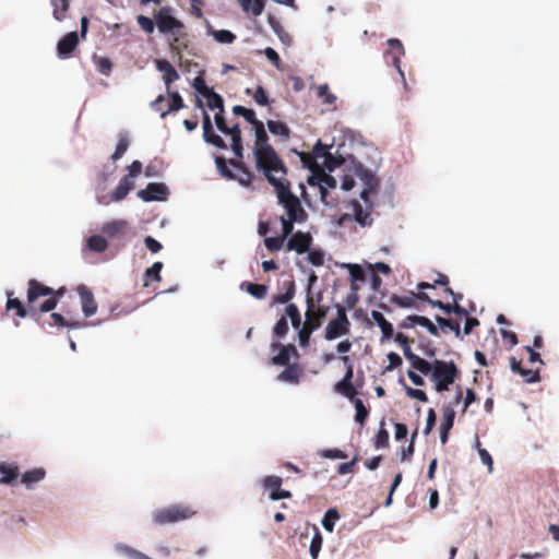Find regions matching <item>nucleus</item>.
Listing matches in <instances>:
<instances>
[{
  "label": "nucleus",
  "mask_w": 559,
  "mask_h": 559,
  "mask_svg": "<svg viewBox=\"0 0 559 559\" xmlns=\"http://www.w3.org/2000/svg\"><path fill=\"white\" fill-rule=\"evenodd\" d=\"M252 126L255 132L253 154L257 169L262 171L265 177L272 174L286 175L287 167L274 147L269 144V136L264 123L259 120Z\"/></svg>",
  "instance_id": "1"
},
{
  "label": "nucleus",
  "mask_w": 559,
  "mask_h": 559,
  "mask_svg": "<svg viewBox=\"0 0 559 559\" xmlns=\"http://www.w3.org/2000/svg\"><path fill=\"white\" fill-rule=\"evenodd\" d=\"M286 175L272 174L265 177L271 186L274 187L278 203L284 206L287 217L302 223L307 219V212L304 210L300 200L292 192L290 183L285 179Z\"/></svg>",
  "instance_id": "2"
},
{
  "label": "nucleus",
  "mask_w": 559,
  "mask_h": 559,
  "mask_svg": "<svg viewBox=\"0 0 559 559\" xmlns=\"http://www.w3.org/2000/svg\"><path fill=\"white\" fill-rule=\"evenodd\" d=\"M66 293V286L53 289L35 278H31L27 282V300L29 304L38 301L41 297H47L46 300L39 305V310H41L43 313L52 311Z\"/></svg>",
  "instance_id": "3"
},
{
  "label": "nucleus",
  "mask_w": 559,
  "mask_h": 559,
  "mask_svg": "<svg viewBox=\"0 0 559 559\" xmlns=\"http://www.w3.org/2000/svg\"><path fill=\"white\" fill-rule=\"evenodd\" d=\"M429 372L431 380L435 382V388L438 392L448 391L449 386L454 383L459 376V369L453 361H444L435 359Z\"/></svg>",
  "instance_id": "4"
},
{
  "label": "nucleus",
  "mask_w": 559,
  "mask_h": 559,
  "mask_svg": "<svg viewBox=\"0 0 559 559\" xmlns=\"http://www.w3.org/2000/svg\"><path fill=\"white\" fill-rule=\"evenodd\" d=\"M100 231L117 248L124 247L126 241L133 236L130 223L122 218L106 222Z\"/></svg>",
  "instance_id": "5"
},
{
  "label": "nucleus",
  "mask_w": 559,
  "mask_h": 559,
  "mask_svg": "<svg viewBox=\"0 0 559 559\" xmlns=\"http://www.w3.org/2000/svg\"><path fill=\"white\" fill-rule=\"evenodd\" d=\"M194 514L195 511L188 506L174 504L156 510L153 513V521L157 525H166L187 520Z\"/></svg>",
  "instance_id": "6"
},
{
  "label": "nucleus",
  "mask_w": 559,
  "mask_h": 559,
  "mask_svg": "<svg viewBox=\"0 0 559 559\" xmlns=\"http://www.w3.org/2000/svg\"><path fill=\"white\" fill-rule=\"evenodd\" d=\"M88 31V19L82 16L80 35L76 32L66 34L57 44V53L61 59H68L76 49L80 38L85 39Z\"/></svg>",
  "instance_id": "7"
},
{
  "label": "nucleus",
  "mask_w": 559,
  "mask_h": 559,
  "mask_svg": "<svg viewBox=\"0 0 559 559\" xmlns=\"http://www.w3.org/2000/svg\"><path fill=\"white\" fill-rule=\"evenodd\" d=\"M350 322L347 318L346 310L343 306L336 305V318L332 319L324 332L328 341L338 338L349 333Z\"/></svg>",
  "instance_id": "8"
},
{
  "label": "nucleus",
  "mask_w": 559,
  "mask_h": 559,
  "mask_svg": "<svg viewBox=\"0 0 559 559\" xmlns=\"http://www.w3.org/2000/svg\"><path fill=\"white\" fill-rule=\"evenodd\" d=\"M7 296H8V300L5 304L7 311L14 310L15 314L19 318L31 317L34 320L38 321V319L43 312H41V310H39V305H37V301L29 304V301L26 299V305H24L19 298L13 297V292H8Z\"/></svg>",
  "instance_id": "9"
},
{
  "label": "nucleus",
  "mask_w": 559,
  "mask_h": 559,
  "mask_svg": "<svg viewBox=\"0 0 559 559\" xmlns=\"http://www.w3.org/2000/svg\"><path fill=\"white\" fill-rule=\"evenodd\" d=\"M282 234L277 237H267L264 239V246L270 252H277L283 249L285 241L294 234V223L290 217L281 216Z\"/></svg>",
  "instance_id": "10"
},
{
  "label": "nucleus",
  "mask_w": 559,
  "mask_h": 559,
  "mask_svg": "<svg viewBox=\"0 0 559 559\" xmlns=\"http://www.w3.org/2000/svg\"><path fill=\"white\" fill-rule=\"evenodd\" d=\"M154 21L162 34L177 35L183 24L169 13V9L163 8L154 14Z\"/></svg>",
  "instance_id": "11"
},
{
  "label": "nucleus",
  "mask_w": 559,
  "mask_h": 559,
  "mask_svg": "<svg viewBox=\"0 0 559 559\" xmlns=\"http://www.w3.org/2000/svg\"><path fill=\"white\" fill-rule=\"evenodd\" d=\"M307 310L305 313L306 321L309 322L316 329H319L322 325V322L326 318L329 312L328 306H314V299L311 294H307L306 297Z\"/></svg>",
  "instance_id": "12"
},
{
  "label": "nucleus",
  "mask_w": 559,
  "mask_h": 559,
  "mask_svg": "<svg viewBox=\"0 0 559 559\" xmlns=\"http://www.w3.org/2000/svg\"><path fill=\"white\" fill-rule=\"evenodd\" d=\"M262 487L265 491L270 492V499L273 501L281 499H289L292 498V492L285 489H282L283 479L276 475L265 476L261 480Z\"/></svg>",
  "instance_id": "13"
},
{
  "label": "nucleus",
  "mask_w": 559,
  "mask_h": 559,
  "mask_svg": "<svg viewBox=\"0 0 559 559\" xmlns=\"http://www.w3.org/2000/svg\"><path fill=\"white\" fill-rule=\"evenodd\" d=\"M271 349L272 352L278 350V354L270 359V362L275 366L288 365L292 356L299 358L298 350L294 344L283 345L280 342H273Z\"/></svg>",
  "instance_id": "14"
},
{
  "label": "nucleus",
  "mask_w": 559,
  "mask_h": 559,
  "mask_svg": "<svg viewBox=\"0 0 559 559\" xmlns=\"http://www.w3.org/2000/svg\"><path fill=\"white\" fill-rule=\"evenodd\" d=\"M312 240L310 233L298 230L287 239L286 250L304 254L310 250Z\"/></svg>",
  "instance_id": "15"
},
{
  "label": "nucleus",
  "mask_w": 559,
  "mask_h": 559,
  "mask_svg": "<svg viewBox=\"0 0 559 559\" xmlns=\"http://www.w3.org/2000/svg\"><path fill=\"white\" fill-rule=\"evenodd\" d=\"M168 194L167 187L159 182H150L145 189L138 192V197L145 202L163 201Z\"/></svg>",
  "instance_id": "16"
},
{
  "label": "nucleus",
  "mask_w": 559,
  "mask_h": 559,
  "mask_svg": "<svg viewBox=\"0 0 559 559\" xmlns=\"http://www.w3.org/2000/svg\"><path fill=\"white\" fill-rule=\"evenodd\" d=\"M78 294L81 298L82 311L86 318L92 317L97 311V302L95 301L92 290L85 285H79Z\"/></svg>",
  "instance_id": "17"
},
{
  "label": "nucleus",
  "mask_w": 559,
  "mask_h": 559,
  "mask_svg": "<svg viewBox=\"0 0 559 559\" xmlns=\"http://www.w3.org/2000/svg\"><path fill=\"white\" fill-rule=\"evenodd\" d=\"M203 138L206 143H210L217 148H227L226 142L214 132L211 118L205 111L203 112Z\"/></svg>",
  "instance_id": "18"
},
{
  "label": "nucleus",
  "mask_w": 559,
  "mask_h": 559,
  "mask_svg": "<svg viewBox=\"0 0 559 559\" xmlns=\"http://www.w3.org/2000/svg\"><path fill=\"white\" fill-rule=\"evenodd\" d=\"M403 354L407 360L411 361L412 368L419 371L420 373L428 376L431 371V365L429 361L420 358L418 355L414 354L411 349L409 343L405 346H402Z\"/></svg>",
  "instance_id": "19"
},
{
  "label": "nucleus",
  "mask_w": 559,
  "mask_h": 559,
  "mask_svg": "<svg viewBox=\"0 0 559 559\" xmlns=\"http://www.w3.org/2000/svg\"><path fill=\"white\" fill-rule=\"evenodd\" d=\"M156 68L159 72L163 73V80L167 87V91L170 90V85L179 79V73L173 67V64L166 59H157L155 60Z\"/></svg>",
  "instance_id": "20"
},
{
  "label": "nucleus",
  "mask_w": 559,
  "mask_h": 559,
  "mask_svg": "<svg viewBox=\"0 0 559 559\" xmlns=\"http://www.w3.org/2000/svg\"><path fill=\"white\" fill-rule=\"evenodd\" d=\"M229 164L238 171L235 180L243 187H250L254 178L252 171L238 159H230Z\"/></svg>",
  "instance_id": "21"
},
{
  "label": "nucleus",
  "mask_w": 559,
  "mask_h": 559,
  "mask_svg": "<svg viewBox=\"0 0 559 559\" xmlns=\"http://www.w3.org/2000/svg\"><path fill=\"white\" fill-rule=\"evenodd\" d=\"M302 376V368L298 364H288L286 368L277 376V379L283 382L298 383Z\"/></svg>",
  "instance_id": "22"
},
{
  "label": "nucleus",
  "mask_w": 559,
  "mask_h": 559,
  "mask_svg": "<svg viewBox=\"0 0 559 559\" xmlns=\"http://www.w3.org/2000/svg\"><path fill=\"white\" fill-rule=\"evenodd\" d=\"M283 287L285 288V293L273 295L271 306L276 304H288L295 297L296 286L293 280L285 281L283 283Z\"/></svg>",
  "instance_id": "23"
},
{
  "label": "nucleus",
  "mask_w": 559,
  "mask_h": 559,
  "mask_svg": "<svg viewBox=\"0 0 559 559\" xmlns=\"http://www.w3.org/2000/svg\"><path fill=\"white\" fill-rule=\"evenodd\" d=\"M133 188L134 181L131 180L129 177H122L119 181V185L115 188V190L111 193V201H122Z\"/></svg>",
  "instance_id": "24"
},
{
  "label": "nucleus",
  "mask_w": 559,
  "mask_h": 559,
  "mask_svg": "<svg viewBox=\"0 0 559 559\" xmlns=\"http://www.w3.org/2000/svg\"><path fill=\"white\" fill-rule=\"evenodd\" d=\"M372 320L378 324L382 332L381 341H388L393 337V326L392 324L384 318V316L377 310L371 311Z\"/></svg>",
  "instance_id": "25"
},
{
  "label": "nucleus",
  "mask_w": 559,
  "mask_h": 559,
  "mask_svg": "<svg viewBox=\"0 0 559 559\" xmlns=\"http://www.w3.org/2000/svg\"><path fill=\"white\" fill-rule=\"evenodd\" d=\"M0 484L11 485L19 477V467L15 465L8 464L5 462L0 463Z\"/></svg>",
  "instance_id": "26"
},
{
  "label": "nucleus",
  "mask_w": 559,
  "mask_h": 559,
  "mask_svg": "<svg viewBox=\"0 0 559 559\" xmlns=\"http://www.w3.org/2000/svg\"><path fill=\"white\" fill-rule=\"evenodd\" d=\"M355 221L362 227H369L372 225V218L369 211H365L361 204L354 200L352 201Z\"/></svg>",
  "instance_id": "27"
},
{
  "label": "nucleus",
  "mask_w": 559,
  "mask_h": 559,
  "mask_svg": "<svg viewBox=\"0 0 559 559\" xmlns=\"http://www.w3.org/2000/svg\"><path fill=\"white\" fill-rule=\"evenodd\" d=\"M207 34L213 36L214 39L221 44H233L236 40V35L227 29L216 31L212 27L209 21H206Z\"/></svg>",
  "instance_id": "28"
},
{
  "label": "nucleus",
  "mask_w": 559,
  "mask_h": 559,
  "mask_svg": "<svg viewBox=\"0 0 559 559\" xmlns=\"http://www.w3.org/2000/svg\"><path fill=\"white\" fill-rule=\"evenodd\" d=\"M241 9L246 13H252L253 16L262 14L265 8V0H238Z\"/></svg>",
  "instance_id": "29"
},
{
  "label": "nucleus",
  "mask_w": 559,
  "mask_h": 559,
  "mask_svg": "<svg viewBox=\"0 0 559 559\" xmlns=\"http://www.w3.org/2000/svg\"><path fill=\"white\" fill-rule=\"evenodd\" d=\"M388 45L395 49L397 52L396 53H392L391 57H392V63L393 66L396 68V70L399 71V73L401 74V76L403 78L404 74L401 70V56H403L405 53L404 51V47H403V44L401 43L400 39L397 38H390L388 40Z\"/></svg>",
  "instance_id": "30"
},
{
  "label": "nucleus",
  "mask_w": 559,
  "mask_h": 559,
  "mask_svg": "<svg viewBox=\"0 0 559 559\" xmlns=\"http://www.w3.org/2000/svg\"><path fill=\"white\" fill-rule=\"evenodd\" d=\"M87 247L91 251L103 253L109 247V241L105 235H93L87 239Z\"/></svg>",
  "instance_id": "31"
},
{
  "label": "nucleus",
  "mask_w": 559,
  "mask_h": 559,
  "mask_svg": "<svg viewBox=\"0 0 559 559\" xmlns=\"http://www.w3.org/2000/svg\"><path fill=\"white\" fill-rule=\"evenodd\" d=\"M267 23L271 26V28L274 31V33L278 36L280 40L284 45H290L292 37L284 29L283 25L280 21H277L274 16L269 15L267 16Z\"/></svg>",
  "instance_id": "32"
},
{
  "label": "nucleus",
  "mask_w": 559,
  "mask_h": 559,
  "mask_svg": "<svg viewBox=\"0 0 559 559\" xmlns=\"http://www.w3.org/2000/svg\"><path fill=\"white\" fill-rule=\"evenodd\" d=\"M50 319L52 321L50 325L58 328L80 329L82 326L80 321L67 319L64 316L58 312H52L50 314Z\"/></svg>",
  "instance_id": "33"
},
{
  "label": "nucleus",
  "mask_w": 559,
  "mask_h": 559,
  "mask_svg": "<svg viewBox=\"0 0 559 559\" xmlns=\"http://www.w3.org/2000/svg\"><path fill=\"white\" fill-rule=\"evenodd\" d=\"M241 289H246L251 296L257 299L265 298L267 294V286L264 284H255L250 282H243L240 285Z\"/></svg>",
  "instance_id": "34"
},
{
  "label": "nucleus",
  "mask_w": 559,
  "mask_h": 559,
  "mask_svg": "<svg viewBox=\"0 0 559 559\" xmlns=\"http://www.w3.org/2000/svg\"><path fill=\"white\" fill-rule=\"evenodd\" d=\"M46 472L44 468H34L32 471H27L22 475V483L26 485L27 488H31L33 484L38 483L45 478Z\"/></svg>",
  "instance_id": "35"
},
{
  "label": "nucleus",
  "mask_w": 559,
  "mask_h": 559,
  "mask_svg": "<svg viewBox=\"0 0 559 559\" xmlns=\"http://www.w3.org/2000/svg\"><path fill=\"white\" fill-rule=\"evenodd\" d=\"M390 301L392 304L396 305L400 308H407L408 309V308H415L416 307L415 293L414 292H409V294L405 295V296H400V295L393 294L390 297Z\"/></svg>",
  "instance_id": "36"
},
{
  "label": "nucleus",
  "mask_w": 559,
  "mask_h": 559,
  "mask_svg": "<svg viewBox=\"0 0 559 559\" xmlns=\"http://www.w3.org/2000/svg\"><path fill=\"white\" fill-rule=\"evenodd\" d=\"M266 124L272 134L280 135L284 140H288L290 130L286 123L282 121L269 120Z\"/></svg>",
  "instance_id": "37"
},
{
  "label": "nucleus",
  "mask_w": 559,
  "mask_h": 559,
  "mask_svg": "<svg viewBox=\"0 0 559 559\" xmlns=\"http://www.w3.org/2000/svg\"><path fill=\"white\" fill-rule=\"evenodd\" d=\"M163 269L162 262H154L153 265L147 269L144 273V286L147 287L152 281L159 282L162 280L160 277V271Z\"/></svg>",
  "instance_id": "38"
},
{
  "label": "nucleus",
  "mask_w": 559,
  "mask_h": 559,
  "mask_svg": "<svg viewBox=\"0 0 559 559\" xmlns=\"http://www.w3.org/2000/svg\"><path fill=\"white\" fill-rule=\"evenodd\" d=\"M285 313L290 319L294 329L299 330L302 326L300 311L295 304H288Z\"/></svg>",
  "instance_id": "39"
},
{
  "label": "nucleus",
  "mask_w": 559,
  "mask_h": 559,
  "mask_svg": "<svg viewBox=\"0 0 559 559\" xmlns=\"http://www.w3.org/2000/svg\"><path fill=\"white\" fill-rule=\"evenodd\" d=\"M436 321L442 330L449 329L450 331L454 332L456 337L462 338L461 326L457 321H454L452 319H445L440 316L436 317Z\"/></svg>",
  "instance_id": "40"
},
{
  "label": "nucleus",
  "mask_w": 559,
  "mask_h": 559,
  "mask_svg": "<svg viewBox=\"0 0 559 559\" xmlns=\"http://www.w3.org/2000/svg\"><path fill=\"white\" fill-rule=\"evenodd\" d=\"M167 92L170 97V104L168 106V109L166 111L162 112V118H165L167 116V114H169L171 111H177V110L183 108V106H185L183 99L179 95L178 92H170V90Z\"/></svg>",
  "instance_id": "41"
},
{
  "label": "nucleus",
  "mask_w": 559,
  "mask_h": 559,
  "mask_svg": "<svg viewBox=\"0 0 559 559\" xmlns=\"http://www.w3.org/2000/svg\"><path fill=\"white\" fill-rule=\"evenodd\" d=\"M53 7V17L57 21H62L66 17V13L69 10V0H51Z\"/></svg>",
  "instance_id": "42"
},
{
  "label": "nucleus",
  "mask_w": 559,
  "mask_h": 559,
  "mask_svg": "<svg viewBox=\"0 0 559 559\" xmlns=\"http://www.w3.org/2000/svg\"><path fill=\"white\" fill-rule=\"evenodd\" d=\"M346 266H347V269L349 271L352 288H353V290H356L357 287H355L354 284L356 282H364L365 281V278H366L365 271L358 264H347Z\"/></svg>",
  "instance_id": "43"
},
{
  "label": "nucleus",
  "mask_w": 559,
  "mask_h": 559,
  "mask_svg": "<svg viewBox=\"0 0 559 559\" xmlns=\"http://www.w3.org/2000/svg\"><path fill=\"white\" fill-rule=\"evenodd\" d=\"M335 391L350 400H353L354 396L357 394V391L354 388L352 381L343 379L335 384Z\"/></svg>",
  "instance_id": "44"
},
{
  "label": "nucleus",
  "mask_w": 559,
  "mask_h": 559,
  "mask_svg": "<svg viewBox=\"0 0 559 559\" xmlns=\"http://www.w3.org/2000/svg\"><path fill=\"white\" fill-rule=\"evenodd\" d=\"M361 178L365 180L367 188H365L361 191L360 198L364 201H368L369 194L376 188L377 182H376L373 175L368 170H364Z\"/></svg>",
  "instance_id": "45"
},
{
  "label": "nucleus",
  "mask_w": 559,
  "mask_h": 559,
  "mask_svg": "<svg viewBox=\"0 0 559 559\" xmlns=\"http://www.w3.org/2000/svg\"><path fill=\"white\" fill-rule=\"evenodd\" d=\"M340 519V514L336 509H329L323 519H322V525L323 527L332 533L334 531L335 522Z\"/></svg>",
  "instance_id": "46"
},
{
  "label": "nucleus",
  "mask_w": 559,
  "mask_h": 559,
  "mask_svg": "<svg viewBox=\"0 0 559 559\" xmlns=\"http://www.w3.org/2000/svg\"><path fill=\"white\" fill-rule=\"evenodd\" d=\"M207 100V107L212 110L218 109V112H224V100L223 97L212 91L206 96H204Z\"/></svg>",
  "instance_id": "47"
},
{
  "label": "nucleus",
  "mask_w": 559,
  "mask_h": 559,
  "mask_svg": "<svg viewBox=\"0 0 559 559\" xmlns=\"http://www.w3.org/2000/svg\"><path fill=\"white\" fill-rule=\"evenodd\" d=\"M117 549L119 552H121L122 555L127 556L130 559H153L128 545H118Z\"/></svg>",
  "instance_id": "48"
},
{
  "label": "nucleus",
  "mask_w": 559,
  "mask_h": 559,
  "mask_svg": "<svg viewBox=\"0 0 559 559\" xmlns=\"http://www.w3.org/2000/svg\"><path fill=\"white\" fill-rule=\"evenodd\" d=\"M128 146H129L128 136L120 135L117 146H116V150H115L114 154L111 155V160L117 162L118 159H120L124 155L126 151L128 150Z\"/></svg>",
  "instance_id": "49"
},
{
  "label": "nucleus",
  "mask_w": 559,
  "mask_h": 559,
  "mask_svg": "<svg viewBox=\"0 0 559 559\" xmlns=\"http://www.w3.org/2000/svg\"><path fill=\"white\" fill-rule=\"evenodd\" d=\"M354 405H355V409H356V414H355V420L360 424V425H364L365 421L367 420V417L369 415V412L368 409L366 408L364 402L359 399H356L354 401Z\"/></svg>",
  "instance_id": "50"
},
{
  "label": "nucleus",
  "mask_w": 559,
  "mask_h": 559,
  "mask_svg": "<svg viewBox=\"0 0 559 559\" xmlns=\"http://www.w3.org/2000/svg\"><path fill=\"white\" fill-rule=\"evenodd\" d=\"M233 112L235 115L241 116L251 124H254L257 121H259L255 117V112L252 109H248L243 106L237 105L233 108Z\"/></svg>",
  "instance_id": "51"
},
{
  "label": "nucleus",
  "mask_w": 559,
  "mask_h": 559,
  "mask_svg": "<svg viewBox=\"0 0 559 559\" xmlns=\"http://www.w3.org/2000/svg\"><path fill=\"white\" fill-rule=\"evenodd\" d=\"M215 164H216V167L217 169L219 170L221 175L229 180L231 179H236V174H234L228 167H227V162L225 159V157L223 156H217L215 158Z\"/></svg>",
  "instance_id": "52"
},
{
  "label": "nucleus",
  "mask_w": 559,
  "mask_h": 559,
  "mask_svg": "<svg viewBox=\"0 0 559 559\" xmlns=\"http://www.w3.org/2000/svg\"><path fill=\"white\" fill-rule=\"evenodd\" d=\"M288 322L285 316H282L273 328V334L277 338L284 337L288 333Z\"/></svg>",
  "instance_id": "53"
},
{
  "label": "nucleus",
  "mask_w": 559,
  "mask_h": 559,
  "mask_svg": "<svg viewBox=\"0 0 559 559\" xmlns=\"http://www.w3.org/2000/svg\"><path fill=\"white\" fill-rule=\"evenodd\" d=\"M322 542H323V538H322V535L321 533L317 530L312 539H311V543H310V548H309V551H310V555L312 557V559H317L318 558V555L321 550V547H322Z\"/></svg>",
  "instance_id": "54"
},
{
  "label": "nucleus",
  "mask_w": 559,
  "mask_h": 559,
  "mask_svg": "<svg viewBox=\"0 0 559 559\" xmlns=\"http://www.w3.org/2000/svg\"><path fill=\"white\" fill-rule=\"evenodd\" d=\"M415 322L426 328L431 335L439 336V329L427 317L415 314Z\"/></svg>",
  "instance_id": "55"
},
{
  "label": "nucleus",
  "mask_w": 559,
  "mask_h": 559,
  "mask_svg": "<svg viewBox=\"0 0 559 559\" xmlns=\"http://www.w3.org/2000/svg\"><path fill=\"white\" fill-rule=\"evenodd\" d=\"M415 322L426 328L431 335L439 336V329L427 317L415 314Z\"/></svg>",
  "instance_id": "56"
},
{
  "label": "nucleus",
  "mask_w": 559,
  "mask_h": 559,
  "mask_svg": "<svg viewBox=\"0 0 559 559\" xmlns=\"http://www.w3.org/2000/svg\"><path fill=\"white\" fill-rule=\"evenodd\" d=\"M447 294H449L452 298H453V313L457 314V316H467V310L465 308H463L462 306L459 305V299L462 298L461 295H457L455 294L452 288H447L444 290Z\"/></svg>",
  "instance_id": "57"
},
{
  "label": "nucleus",
  "mask_w": 559,
  "mask_h": 559,
  "mask_svg": "<svg viewBox=\"0 0 559 559\" xmlns=\"http://www.w3.org/2000/svg\"><path fill=\"white\" fill-rule=\"evenodd\" d=\"M476 447L478 449V454H479L481 462L488 466L489 472H492L493 461H492L491 455L489 454V452L486 449L481 448V443L479 440H476Z\"/></svg>",
  "instance_id": "58"
},
{
  "label": "nucleus",
  "mask_w": 559,
  "mask_h": 559,
  "mask_svg": "<svg viewBox=\"0 0 559 559\" xmlns=\"http://www.w3.org/2000/svg\"><path fill=\"white\" fill-rule=\"evenodd\" d=\"M301 160L313 174H317L321 169L314 155L304 153L301 154Z\"/></svg>",
  "instance_id": "59"
},
{
  "label": "nucleus",
  "mask_w": 559,
  "mask_h": 559,
  "mask_svg": "<svg viewBox=\"0 0 559 559\" xmlns=\"http://www.w3.org/2000/svg\"><path fill=\"white\" fill-rule=\"evenodd\" d=\"M139 26L147 34H152L155 28V22L145 15H139L136 17Z\"/></svg>",
  "instance_id": "60"
},
{
  "label": "nucleus",
  "mask_w": 559,
  "mask_h": 559,
  "mask_svg": "<svg viewBox=\"0 0 559 559\" xmlns=\"http://www.w3.org/2000/svg\"><path fill=\"white\" fill-rule=\"evenodd\" d=\"M344 159L342 156H333L331 153L326 154L324 157V167L329 171H333L336 167L343 164Z\"/></svg>",
  "instance_id": "61"
},
{
  "label": "nucleus",
  "mask_w": 559,
  "mask_h": 559,
  "mask_svg": "<svg viewBox=\"0 0 559 559\" xmlns=\"http://www.w3.org/2000/svg\"><path fill=\"white\" fill-rule=\"evenodd\" d=\"M384 423L382 421L381 423V427L376 436V447L379 449V448H384L389 444V432L388 430L383 427Z\"/></svg>",
  "instance_id": "62"
},
{
  "label": "nucleus",
  "mask_w": 559,
  "mask_h": 559,
  "mask_svg": "<svg viewBox=\"0 0 559 559\" xmlns=\"http://www.w3.org/2000/svg\"><path fill=\"white\" fill-rule=\"evenodd\" d=\"M519 374L522 376L527 383H534L539 381V370H533V369H525L522 368L519 371Z\"/></svg>",
  "instance_id": "63"
},
{
  "label": "nucleus",
  "mask_w": 559,
  "mask_h": 559,
  "mask_svg": "<svg viewBox=\"0 0 559 559\" xmlns=\"http://www.w3.org/2000/svg\"><path fill=\"white\" fill-rule=\"evenodd\" d=\"M308 261L314 266H321L324 263V253L321 250L308 251Z\"/></svg>",
  "instance_id": "64"
}]
</instances>
